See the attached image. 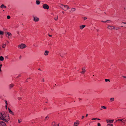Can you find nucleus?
Wrapping results in <instances>:
<instances>
[{"instance_id":"23","label":"nucleus","mask_w":126,"mask_h":126,"mask_svg":"<svg viewBox=\"0 0 126 126\" xmlns=\"http://www.w3.org/2000/svg\"><path fill=\"white\" fill-rule=\"evenodd\" d=\"M114 98H110V101H114Z\"/></svg>"},{"instance_id":"43","label":"nucleus","mask_w":126,"mask_h":126,"mask_svg":"<svg viewBox=\"0 0 126 126\" xmlns=\"http://www.w3.org/2000/svg\"><path fill=\"white\" fill-rule=\"evenodd\" d=\"M74 126H78V125L77 124H74Z\"/></svg>"},{"instance_id":"39","label":"nucleus","mask_w":126,"mask_h":126,"mask_svg":"<svg viewBox=\"0 0 126 126\" xmlns=\"http://www.w3.org/2000/svg\"><path fill=\"white\" fill-rule=\"evenodd\" d=\"M21 99V97H19L18 98V100H20V99Z\"/></svg>"},{"instance_id":"4","label":"nucleus","mask_w":126,"mask_h":126,"mask_svg":"<svg viewBox=\"0 0 126 126\" xmlns=\"http://www.w3.org/2000/svg\"><path fill=\"white\" fill-rule=\"evenodd\" d=\"M6 36L8 38H10V37H11L12 36V34L10 32H6Z\"/></svg>"},{"instance_id":"52","label":"nucleus","mask_w":126,"mask_h":126,"mask_svg":"<svg viewBox=\"0 0 126 126\" xmlns=\"http://www.w3.org/2000/svg\"><path fill=\"white\" fill-rule=\"evenodd\" d=\"M62 13L63 14H64V12H63V11H62Z\"/></svg>"},{"instance_id":"36","label":"nucleus","mask_w":126,"mask_h":126,"mask_svg":"<svg viewBox=\"0 0 126 126\" xmlns=\"http://www.w3.org/2000/svg\"><path fill=\"white\" fill-rule=\"evenodd\" d=\"M97 126H101V125L100 123L97 124Z\"/></svg>"},{"instance_id":"49","label":"nucleus","mask_w":126,"mask_h":126,"mask_svg":"<svg viewBox=\"0 0 126 126\" xmlns=\"http://www.w3.org/2000/svg\"><path fill=\"white\" fill-rule=\"evenodd\" d=\"M88 115V114H86V117H87Z\"/></svg>"},{"instance_id":"27","label":"nucleus","mask_w":126,"mask_h":126,"mask_svg":"<svg viewBox=\"0 0 126 126\" xmlns=\"http://www.w3.org/2000/svg\"><path fill=\"white\" fill-rule=\"evenodd\" d=\"M83 18L84 20H85L87 19V18L86 17H83Z\"/></svg>"},{"instance_id":"55","label":"nucleus","mask_w":126,"mask_h":126,"mask_svg":"<svg viewBox=\"0 0 126 126\" xmlns=\"http://www.w3.org/2000/svg\"><path fill=\"white\" fill-rule=\"evenodd\" d=\"M107 126H108V125H107Z\"/></svg>"},{"instance_id":"2","label":"nucleus","mask_w":126,"mask_h":126,"mask_svg":"<svg viewBox=\"0 0 126 126\" xmlns=\"http://www.w3.org/2000/svg\"><path fill=\"white\" fill-rule=\"evenodd\" d=\"M18 47L20 49H23L26 48L27 46L24 44H21L20 45H19L18 46Z\"/></svg>"},{"instance_id":"59","label":"nucleus","mask_w":126,"mask_h":126,"mask_svg":"<svg viewBox=\"0 0 126 126\" xmlns=\"http://www.w3.org/2000/svg\"><path fill=\"white\" fill-rule=\"evenodd\" d=\"M51 30L52 31V29Z\"/></svg>"},{"instance_id":"6","label":"nucleus","mask_w":126,"mask_h":126,"mask_svg":"<svg viewBox=\"0 0 126 126\" xmlns=\"http://www.w3.org/2000/svg\"><path fill=\"white\" fill-rule=\"evenodd\" d=\"M115 27L109 25L107 27V28L109 30H112L114 29Z\"/></svg>"},{"instance_id":"30","label":"nucleus","mask_w":126,"mask_h":126,"mask_svg":"<svg viewBox=\"0 0 126 126\" xmlns=\"http://www.w3.org/2000/svg\"><path fill=\"white\" fill-rule=\"evenodd\" d=\"M54 19L55 20H58V16H57L55 18H54Z\"/></svg>"},{"instance_id":"11","label":"nucleus","mask_w":126,"mask_h":126,"mask_svg":"<svg viewBox=\"0 0 126 126\" xmlns=\"http://www.w3.org/2000/svg\"><path fill=\"white\" fill-rule=\"evenodd\" d=\"M85 67L83 68H82V71L81 72V73L82 74H84L86 72V70L85 69Z\"/></svg>"},{"instance_id":"46","label":"nucleus","mask_w":126,"mask_h":126,"mask_svg":"<svg viewBox=\"0 0 126 126\" xmlns=\"http://www.w3.org/2000/svg\"><path fill=\"white\" fill-rule=\"evenodd\" d=\"M109 20L110 21H108L107 22H111V21L110 20Z\"/></svg>"},{"instance_id":"41","label":"nucleus","mask_w":126,"mask_h":126,"mask_svg":"<svg viewBox=\"0 0 126 126\" xmlns=\"http://www.w3.org/2000/svg\"><path fill=\"white\" fill-rule=\"evenodd\" d=\"M6 109H7V105H6L5 106Z\"/></svg>"},{"instance_id":"14","label":"nucleus","mask_w":126,"mask_h":126,"mask_svg":"<svg viewBox=\"0 0 126 126\" xmlns=\"http://www.w3.org/2000/svg\"><path fill=\"white\" fill-rule=\"evenodd\" d=\"M0 117L1 118H2V119H1L2 120L3 118H4L5 116L3 115L2 114V113H1V115H0Z\"/></svg>"},{"instance_id":"12","label":"nucleus","mask_w":126,"mask_h":126,"mask_svg":"<svg viewBox=\"0 0 126 126\" xmlns=\"http://www.w3.org/2000/svg\"><path fill=\"white\" fill-rule=\"evenodd\" d=\"M8 109L9 110V112L11 114L13 115L14 114L13 112L9 108H8Z\"/></svg>"},{"instance_id":"15","label":"nucleus","mask_w":126,"mask_h":126,"mask_svg":"<svg viewBox=\"0 0 126 126\" xmlns=\"http://www.w3.org/2000/svg\"><path fill=\"white\" fill-rule=\"evenodd\" d=\"M52 126H56V124L55 122H52L51 124Z\"/></svg>"},{"instance_id":"32","label":"nucleus","mask_w":126,"mask_h":126,"mask_svg":"<svg viewBox=\"0 0 126 126\" xmlns=\"http://www.w3.org/2000/svg\"><path fill=\"white\" fill-rule=\"evenodd\" d=\"M21 120L20 119L18 120V122L19 123H20V122H21V120Z\"/></svg>"},{"instance_id":"7","label":"nucleus","mask_w":126,"mask_h":126,"mask_svg":"<svg viewBox=\"0 0 126 126\" xmlns=\"http://www.w3.org/2000/svg\"><path fill=\"white\" fill-rule=\"evenodd\" d=\"M0 126H6V124L3 121L0 122Z\"/></svg>"},{"instance_id":"29","label":"nucleus","mask_w":126,"mask_h":126,"mask_svg":"<svg viewBox=\"0 0 126 126\" xmlns=\"http://www.w3.org/2000/svg\"><path fill=\"white\" fill-rule=\"evenodd\" d=\"M2 120H3L4 121H5V122H7V121L5 119H4V118H3Z\"/></svg>"},{"instance_id":"51","label":"nucleus","mask_w":126,"mask_h":126,"mask_svg":"<svg viewBox=\"0 0 126 126\" xmlns=\"http://www.w3.org/2000/svg\"><path fill=\"white\" fill-rule=\"evenodd\" d=\"M42 81H43V82H44V79H43Z\"/></svg>"},{"instance_id":"1","label":"nucleus","mask_w":126,"mask_h":126,"mask_svg":"<svg viewBox=\"0 0 126 126\" xmlns=\"http://www.w3.org/2000/svg\"><path fill=\"white\" fill-rule=\"evenodd\" d=\"M59 7L65 11H66L70 8L68 6L62 4H60V5L59 6Z\"/></svg>"},{"instance_id":"47","label":"nucleus","mask_w":126,"mask_h":126,"mask_svg":"<svg viewBox=\"0 0 126 126\" xmlns=\"http://www.w3.org/2000/svg\"><path fill=\"white\" fill-rule=\"evenodd\" d=\"M122 23H123L124 24H126V23L125 22H123Z\"/></svg>"},{"instance_id":"22","label":"nucleus","mask_w":126,"mask_h":126,"mask_svg":"<svg viewBox=\"0 0 126 126\" xmlns=\"http://www.w3.org/2000/svg\"><path fill=\"white\" fill-rule=\"evenodd\" d=\"M49 118V116L48 115L46 117L45 119V120H47V119H48V118Z\"/></svg>"},{"instance_id":"40","label":"nucleus","mask_w":126,"mask_h":126,"mask_svg":"<svg viewBox=\"0 0 126 126\" xmlns=\"http://www.w3.org/2000/svg\"><path fill=\"white\" fill-rule=\"evenodd\" d=\"M123 120V119H118V120H117L118 121H122Z\"/></svg>"},{"instance_id":"57","label":"nucleus","mask_w":126,"mask_h":126,"mask_svg":"<svg viewBox=\"0 0 126 126\" xmlns=\"http://www.w3.org/2000/svg\"><path fill=\"white\" fill-rule=\"evenodd\" d=\"M123 122V123H124V121H123V122Z\"/></svg>"},{"instance_id":"9","label":"nucleus","mask_w":126,"mask_h":126,"mask_svg":"<svg viewBox=\"0 0 126 126\" xmlns=\"http://www.w3.org/2000/svg\"><path fill=\"white\" fill-rule=\"evenodd\" d=\"M49 52V51L47 50H46L45 51L44 53V55L46 56H47Z\"/></svg>"},{"instance_id":"8","label":"nucleus","mask_w":126,"mask_h":126,"mask_svg":"<svg viewBox=\"0 0 126 126\" xmlns=\"http://www.w3.org/2000/svg\"><path fill=\"white\" fill-rule=\"evenodd\" d=\"M114 120H106L107 122L108 123H111L113 122V121Z\"/></svg>"},{"instance_id":"31","label":"nucleus","mask_w":126,"mask_h":126,"mask_svg":"<svg viewBox=\"0 0 126 126\" xmlns=\"http://www.w3.org/2000/svg\"><path fill=\"white\" fill-rule=\"evenodd\" d=\"M108 21H110L109 20H106V21H101L102 22H103L105 23V22H107Z\"/></svg>"},{"instance_id":"25","label":"nucleus","mask_w":126,"mask_h":126,"mask_svg":"<svg viewBox=\"0 0 126 126\" xmlns=\"http://www.w3.org/2000/svg\"><path fill=\"white\" fill-rule=\"evenodd\" d=\"M110 79H105V81L106 82H107L108 81H109V82H110Z\"/></svg>"},{"instance_id":"35","label":"nucleus","mask_w":126,"mask_h":126,"mask_svg":"<svg viewBox=\"0 0 126 126\" xmlns=\"http://www.w3.org/2000/svg\"><path fill=\"white\" fill-rule=\"evenodd\" d=\"M5 103H6V105H8V103H7V101L6 100H5Z\"/></svg>"},{"instance_id":"21","label":"nucleus","mask_w":126,"mask_h":126,"mask_svg":"<svg viewBox=\"0 0 126 126\" xmlns=\"http://www.w3.org/2000/svg\"><path fill=\"white\" fill-rule=\"evenodd\" d=\"M4 34V32H3L1 31H0V35H3Z\"/></svg>"},{"instance_id":"33","label":"nucleus","mask_w":126,"mask_h":126,"mask_svg":"<svg viewBox=\"0 0 126 126\" xmlns=\"http://www.w3.org/2000/svg\"><path fill=\"white\" fill-rule=\"evenodd\" d=\"M7 18L8 19H9L10 18V17L9 16H7Z\"/></svg>"},{"instance_id":"53","label":"nucleus","mask_w":126,"mask_h":126,"mask_svg":"<svg viewBox=\"0 0 126 126\" xmlns=\"http://www.w3.org/2000/svg\"><path fill=\"white\" fill-rule=\"evenodd\" d=\"M59 126V124H58L57 125V126Z\"/></svg>"},{"instance_id":"10","label":"nucleus","mask_w":126,"mask_h":126,"mask_svg":"<svg viewBox=\"0 0 126 126\" xmlns=\"http://www.w3.org/2000/svg\"><path fill=\"white\" fill-rule=\"evenodd\" d=\"M85 27V25H82L79 26V28L81 30H82Z\"/></svg>"},{"instance_id":"28","label":"nucleus","mask_w":126,"mask_h":126,"mask_svg":"<svg viewBox=\"0 0 126 126\" xmlns=\"http://www.w3.org/2000/svg\"><path fill=\"white\" fill-rule=\"evenodd\" d=\"M120 29V28L119 27H116V28H114V29H115L116 30H118Z\"/></svg>"},{"instance_id":"3","label":"nucleus","mask_w":126,"mask_h":126,"mask_svg":"<svg viewBox=\"0 0 126 126\" xmlns=\"http://www.w3.org/2000/svg\"><path fill=\"white\" fill-rule=\"evenodd\" d=\"M43 8L44 9L48 10L49 8L48 5L46 4H44L43 5Z\"/></svg>"},{"instance_id":"54","label":"nucleus","mask_w":126,"mask_h":126,"mask_svg":"<svg viewBox=\"0 0 126 126\" xmlns=\"http://www.w3.org/2000/svg\"><path fill=\"white\" fill-rule=\"evenodd\" d=\"M7 43H9V42H8V41H7Z\"/></svg>"},{"instance_id":"38","label":"nucleus","mask_w":126,"mask_h":126,"mask_svg":"<svg viewBox=\"0 0 126 126\" xmlns=\"http://www.w3.org/2000/svg\"><path fill=\"white\" fill-rule=\"evenodd\" d=\"M108 126H113V125L112 124H108Z\"/></svg>"},{"instance_id":"18","label":"nucleus","mask_w":126,"mask_h":126,"mask_svg":"<svg viewBox=\"0 0 126 126\" xmlns=\"http://www.w3.org/2000/svg\"><path fill=\"white\" fill-rule=\"evenodd\" d=\"M0 7L1 8H3V7L5 8H6V6H5L4 4H2L1 6Z\"/></svg>"},{"instance_id":"42","label":"nucleus","mask_w":126,"mask_h":126,"mask_svg":"<svg viewBox=\"0 0 126 126\" xmlns=\"http://www.w3.org/2000/svg\"><path fill=\"white\" fill-rule=\"evenodd\" d=\"M122 77L124 78H126V76H123Z\"/></svg>"},{"instance_id":"5","label":"nucleus","mask_w":126,"mask_h":126,"mask_svg":"<svg viewBox=\"0 0 126 126\" xmlns=\"http://www.w3.org/2000/svg\"><path fill=\"white\" fill-rule=\"evenodd\" d=\"M33 21L35 22H36L38 21L39 20V19L38 17L36 16H33Z\"/></svg>"},{"instance_id":"44","label":"nucleus","mask_w":126,"mask_h":126,"mask_svg":"<svg viewBox=\"0 0 126 126\" xmlns=\"http://www.w3.org/2000/svg\"><path fill=\"white\" fill-rule=\"evenodd\" d=\"M48 35L49 36H50V37H51L52 36V35H50L49 34H48Z\"/></svg>"},{"instance_id":"48","label":"nucleus","mask_w":126,"mask_h":126,"mask_svg":"<svg viewBox=\"0 0 126 126\" xmlns=\"http://www.w3.org/2000/svg\"><path fill=\"white\" fill-rule=\"evenodd\" d=\"M96 120H100V119L96 118Z\"/></svg>"},{"instance_id":"26","label":"nucleus","mask_w":126,"mask_h":126,"mask_svg":"<svg viewBox=\"0 0 126 126\" xmlns=\"http://www.w3.org/2000/svg\"><path fill=\"white\" fill-rule=\"evenodd\" d=\"M101 108H103L104 109H106L107 108L105 106H102L101 107Z\"/></svg>"},{"instance_id":"19","label":"nucleus","mask_w":126,"mask_h":126,"mask_svg":"<svg viewBox=\"0 0 126 126\" xmlns=\"http://www.w3.org/2000/svg\"><path fill=\"white\" fill-rule=\"evenodd\" d=\"M4 60V58L3 56H1L0 57V60L1 61H3Z\"/></svg>"},{"instance_id":"50","label":"nucleus","mask_w":126,"mask_h":126,"mask_svg":"<svg viewBox=\"0 0 126 126\" xmlns=\"http://www.w3.org/2000/svg\"><path fill=\"white\" fill-rule=\"evenodd\" d=\"M9 118H8V119H7V120H8V121L9 120Z\"/></svg>"},{"instance_id":"20","label":"nucleus","mask_w":126,"mask_h":126,"mask_svg":"<svg viewBox=\"0 0 126 126\" xmlns=\"http://www.w3.org/2000/svg\"><path fill=\"white\" fill-rule=\"evenodd\" d=\"M74 124L79 125V121H77L76 122H74Z\"/></svg>"},{"instance_id":"56","label":"nucleus","mask_w":126,"mask_h":126,"mask_svg":"<svg viewBox=\"0 0 126 126\" xmlns=\"http://www.w3.org/2000/svg\"><path fill=\"white\" fill-rule=\"evenodd\" d=\"M100 110H102V109H100Z\"/></svg>"},{"instance_id":"13","label":"nucleus","mask_w":126,"mask_h":126,"mask_svg":"<svg viewBox=\"0 0 126 126\" xmlns=\"http://www.w3.org/2000/svg\"><path fill=\"white\" fill-rule=\"evenodd\" d=\"M14 85L13 84H11L9 85V88L10 89H12L14 86Z\"/></svg>"},{"instance_id":"17","label":"nucleus","mask_w":126,"mask_h":126,"mask_svg":"<svg viewBox=\"0 0 126 126\" xmlns=\"http://www.w3.org/2000/svg\"><path fill=\"white\" fill-rule=\"evenodd\" d=\"M76 10V9L75 8H72L71 9V11L72 12L75 11Z\"/></svg>"},{"instance_id":"37","label":"nucleus","mask_w":126,"mask_h":126,"mask_svg":"<svg viewBox=\"0 0 126 126\" xmlns=\"http://www.w3.org/2000/svg\"><path fill=\"white\" fill-rule=\"evenodd\" d=\"M96 120V118H93L92 119V120Z\"/></svg>"},{"instance_id":"45","label":"nucleus","mask_w":126,"mask_h":126,"mask_svg":"<svg viewBox=\"0 0 126 126\" xmlns=\"http://www.w3.org/2000/svg\"><path fill=\"white\" fill-rule=\"evenodd\" d=\"M84 118V116H82V119H83Z\"/></svg>"},{"instance_id":"16","label":"nucleus","mask_w":126,"mask_h":126,"mask_svg":"<svg viewBox=\"0 0 126 126\" xmlns=\"http://www.w3.org/2000/svg\"><path fill=\"white\" fill-rule=\"evenodd\" d=\"M40 3V1L39 0H36V3L37 5H39Z\"/></svg>"},{"instance_id":"34","label":"nucleus","mask_w":126,"mask_h":126,"mask_svg":"<svg viewBox=\"0 0 126 126\" xmlns=\"http://www.w3.org/2000/svg\"><path fill=\"white\" fill-rule=\"evenodd\" d=\"M6 46V44H5L2 46V47L3 48H5Z\"/></svg>"},{"instance_id":"58","label":"nucleus","mask_w":126,"mask_h":126,"mask_svg":"<svg viewBox=\"0 0 126 126\" xmlns=\"http://www.w3.org/2000/svg\"><path fill=\"white\" fill-rule=\"evenodd\" d=\"M117 121V120H116V121H115V122H116Z\"/></svg>"},{"instance_id":"24","label":"nucleus","mask_w":126,"mask_h":126,"mask_svg":"<svg viewBox=\"0 0 126 126\" xmlns=\"http://www.w3.org/2000/svg\"><path fill=\"white\" fill-rule=\"evenodd\" d=\"M2 66V64H1L0 65V72H1V68Z\"/></svg>"}]
</instances>
